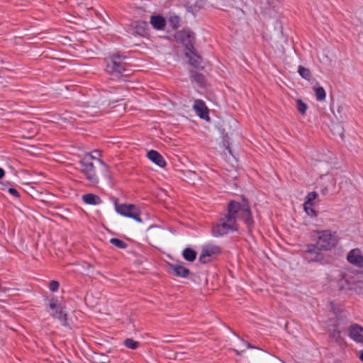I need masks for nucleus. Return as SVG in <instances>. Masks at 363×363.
Here are the masks:
<instances>
[{
    "mask_svg": "<svg viewBox=\"0 0 363 363\" xmlns=\"http://www.w3.org/2000/svg\"><path fill=\"white\" fill-rule=\"evenodd\" d=\"M237 218L242 219L250 229L253 225V218L250 206L245 201L242 203L231 201L228 205V213L222 216L213 225L212 233L216 237H221L230 231L238 230Z\"/></svg>",
    "mask_w": 363,
    "mask_h": 363,
    "instance_id": "obj_1",
    "label": "nucleus"
},
{
    "mask_svg": "<svg viewBox=\"0 0 363 363\" xmlns=\"http://www.w3.org/2000/svg\"><path fill=\"white\" fill-rule=\"evenodd\" d=\"M79 169L86 176V178L92 184L99 182V177H108V167L101 160L91 161V154H86L79 163Z\"/></svg>",
    "mask_w": 363,
    "mask_h": 363,
    "instance_id": "obj_2",
    "label": "nucleus"
},
{
    "mask_svg": "<svg viewBox=\"0 0 363 363\" xmlns=\"http://www.w3.org/2000/svg\"><path fill=\"white\" fill-rule=\"evenodd\" d=\"M126 57L125 56L114 54L106 59V72L114 78H120L121 75L127 76L128 74H124L128 71L125 62Z\"/></svg>",
    "mask_w": 363,
    "mask_h": 363,
    "instance_id": "obj_3",
    "label": "nucleus"
},
{
    "mask_svg": "<svg viewBox=\"0 0 363 363\" xmlns=\"http://www.w3.org/2000/svg\"><path fill=\"white\" fill-rule=\"evenodd\" d=\"M318 241L316 244L323 250H330L337 244L338 239L335 232L332 233L330 230H326L318 231Z\"/></svg>",
    "mask_w": 363,
    "mask_h": 363,
    "instance_id": "obj_4",
    "label": "nucleus"
},
{
    "mask_svg": "<svg viewBox=\"0 0 363 363\" xmlns=\"http://www.w3.org/2000/svg\"><path fill=\"white\" fill-rule=\"evenodd\" d=\"M116 211L121 216L133 218L140 223V211L138 207L133 204H120L116 201L114 203Z\"/></svg>",
    "mask_w": 363,
    "mask_h": 363,
    "instance_id": "obj_5",
    "label": "nucleus"
},
{
    "mask_svg": "<svg viewBox=\"0 0 363 363\" xmlns=\"http://www.w3.org/2000/svg\"><path fill=\"white\" fill-rule=\"evenodd\" d=\"M323 250L319 247L317 244H310L306 246V249L303 251L304 259L308 262H320L324 259Z\"/></svg>",
    "mask_w": 363,
    "mask_h": 363,
    "instance_id": "obj_6",
    "label": "nucleus"
},
{
    "mask_svg": "<svg viewBox=\"0 0 363 363\" xmlns=\"http://www.w3.org/2000/svg\"><path fill=\"white\" fill-rule=\"evenodd\" d=\"M177 42L182 43L186 50L191 52L195 41L194 33L189 30H180L175 34Z\"/></svg>",
    "mask_w": 363,
    "mask_h": 363,
    "instance_id": "obj_7",
    "label": "nucleus"
},
{
    "mask_svg": "<svg viewBox=\"0 0 363 363\" xmlns=\"http://www.w3.org/2000/svg\"><path fill=\"white\" fill-rule=\"evenodd\" d=\"M194 110L196 114L202 119L209 121L208 108L202 100L197 99L194 104Z\"/></svg>",
    "mask_w": 363,
    "mask_h": 363,
    "instance_id": "obj_8",
    "label": "nucleus"
},
{
    "mask_svg": "<svg viewBox=\"0 0 363 363\" xmlns=\"http://www.w3.org/2000/svg\"><path fill=\"white\" fill-rule=\"evenodd\" d=\"M348 262L359 267H363V256L359 249L352 250L347 255Z\"/></svg>",
    "mask_w": 363,
    "mask_h": 363,
    "instance_id": "obj_9",
    "label": "nucleus"
},
{
    "mask_svg": "<svg viewBox=\"0 0 363 363\" xmlns=\"http://www.w3.org/2000/svg\"><path fill=\"white\" fill-rule=\"evenodd\" d=\"M363 328L358 324H352L350 328L349 335L355 342L363 343Z\"/></svg>",
    "mask_w": 363,
    "mask_h": 363,
    "instance_id": "obj_10",
    "label": "nucleus"
},
{
    "mask_svg": "<svg viewBox=\"0 0 363 363\" xmlns=\"http://www.w3.org/2000/svg\"><path fill=\"white\" fill-rule=\"evenodd\" d=\"M169 269L177 277L186 278L190 273L189 269L179 264H169Z\"/></svg>",
    "mask_w": 363,
    "mask_h": 363,
    "instance_id": "obj_11",
    "label": "nucleus"
},
{
    "mask_svg": "<svg viewBox=\"0 0 363 363\" xmlns=\"http://www.w3.org/2000/svg\"><path fill=\"white\" fill-rule=\"evenodd\" d=\"M185 55L189 59V62L191 65H192L194 67L198 68V69L203 68V67L201 66V62H202V59H201V56H199V55L195 53L194 48L192 50L191 52H189L187 50L185 52Z\"/></svg>",
    "mask_w": 363,
    "mask_h": 363,
    "instance_id": "obj_12",
    "label": "nucleus"
},
{
    "mask_svg": "<svg viewBox=\"0 0 363 363\" xmlns=\"http://www.w3.org/2000/svg\"><path fill=\"white\" fill-rule=\"evenodd\" d=\"M147 157L149 160H150L160 167H164L166 165V162L164 161L163 157L155 150L149 151L147 152Z\"/></svg>",
    "mask_w": 363,
    "mask_h": 363,
    "instance_id": "obj_13",
    "label": "nucleus"
},
{
    "mask_svg": "<svg viewBox=\"0 0 363 363\" xmlns=\"http://www.w3.org/2000/svg\"><path fill=\"white\" fill-rule=\"evenodd\" d=\"M133 34L143 36L146 33L147 23L144 21H135L132 23Z\"/></svg>",
    "mask_w": 363,
    "mask_h": 363,
    "instance_id": "obj_14",
    "label": "nucleus"
},
{
    "mask_svg": "<svg viewBox=\"0 0 363 363\" xmlns=\"http://www.w3.org/2000/svg\"><path fill=\"white\" fill-rule=\"evenodd\" d=\"M150 23L157 30L163 29L166 25L165 19L161 16H152Z\"/></svg>",
    "mask_w": 363,
    "mask_h": 363,
    "instance_id": "obj_15",
    "label": "nucleus"
},
{
    "mask_svg": "<svg viewBox=\"0 0 363 363\" xmlns=\"http://www.w3.org/2000/svg\"><path fill=\"white\" fill-rule=\"evenodd\" d=\"M84 203L90 205L100 204L102 201L99 196L94 194H86L82 196Z\"/></svg>",
    "mask_w": 363,
    "mask_h": 363,
    "instance_id": "obj_16",
    "label": "nucleus"
},
{
    "mask_svg": "<svg viewBox=\"0 0 363 363\" xmlns=\"http://www.w3.org/2000/svg\"><path fill=\"white\" fill-rule=\"evenodd\" d=\"M196 252L190 247L185 248L182 252L184 259L189 262H194L196 258Z\"/></svg>",
    "mask_w": 363,
    "mask_h": 363,
    "instance_id": "obj_17",
    "label": "nucleus"
},
{
    "mask_svg": "<svg viewBox=\"0 0 363 363\" xmlns=\"http://www.w3.org/2000/svg\"><path fill=\"white\" fill-rule=\"evenodd\" d=\"M190 77L191 79H193L194 82H196L199 86H203L205 84V77L204 76L197 72L196 71L191 70L190 72Z\"/></svg>",
    "mask_w": 363,
    "mask_h": 363,
    "instance_id": "obj_18",
    "label": "nucleus"
},
{
    "mask_svg": "<svg viewBox=\"0 0 363 363\" xmlns=\"http://www.w3.org/2000/svg\"><path fill=\"white\" fill-rule=\"evenodd\" d=\"M298 72L306 80L309 81L311 78V72L310 69L301 65L298 67Z\"/></svg>",
    "mask_w": 363,
    "mask_h": 363,
    "instance_id": "obj_19",
    "label": "nucleus"
},
{
    "mask_svg": "<svg viewBox=\"0 0 363 363\" xmlns=\"http://www.w3.org/2000/svg\"><path fill=\"white\" fill-rule=\"evenodd\" d=\"M315 97L318 101H323L325 99L326 94L325 89L322 86L313 88Z\"/></svg>",
    "mask_w": 363,
    "mask_h": 363,
    "instance_id": "obj_20",
    "label": "nucleus"
},
{
    "mask_svg": "<svg viewBox=\"0 0 363 363\" xmlns=\"http://www.w3.org/2000/svg\"><path fill=\"white\" fill-rule=\"evenodd\" d=\"M204 252H207L209 257L220 253V250L218 246H207L203 248Z\"/></svg>",
    "mask_w": 363,
    "mask_h": 363,
    "instance_id": "obj_21",
    "label": "nucleus"
},
{
    "mask_svg": "<svg viewBox=\"0 0 363 363\" xmlns=\"http://www.w3.org/2000/svg\"><path fill=\"white\" fill-rule=\"evenodd\" d=\"M329 337L332 340L336 342H341L342 341V338L340 335V331L336 330L335 328L333 330V331L330 332Z\"/></svg>",
    "mask_w": 363,
    "mask_h": 363,
    "instance_id": "obj_22",
    "label": "nucleus"
},
{
    "mask_svg": "<svg viewBox=\"0 0 363 363\" xmlns=\"http://www.w3.org/2000/svg\"><path fill=\"white\" fill-rule=\"evenodd\" d=\"M110 242L120 249H125L128 247V244L126 242L118 238H111L110 240Z\"/></svg>",
    "mask_w": 363,
    "mask_h": 363,
    "instance_id": "obj_23",
    "label": "nucleus"
},
{
    "mask_svg": "<svg viewBox=\"0 0 363 363\" xmlns=\"http://www.w3.org/2000/svg\"><path fill=\"white\" fill-rule=\"evenodd\" d=\"M124 345L129 349L135 350L138 347L140 343L131 338H127L124 341Z\"/></svg>",
    "mask_w": 363,
    "mask_h": 363,
    "instance_id": "obj_24",
    "label": "nucleus"
},
{
    "mask_svg": "<svg viewBox=\"0 0 363 363\" xmlns=\"http://www.w3.org/2000/svg\"><path fill=\"white\" fill-rule=\"evenodd\" d=\"M296 108L301 115H305L308 106L301 99L296 100Z\"/></svg>",
    "mask_w": 363,
    "mask_h": 363,
    "instance_id": "obj_25",
    "label": "nucleus"
},
{
    "mask_svg": "<svg viewBox=\"0 0 363 363\" xmlns=\"http://www.w3.org/2000/svg\"><path fill=\"white\" fill-rule=\"evenodd\" d=\"M318 198V194L315 191L310 192L307 194L306 197V201L304 203H306V206L308 205L313 206L312 201Z\"/></svg>",
    "mask_w": 363,
    "mask_h": 363,
    "instance_id": "obj_26",
    "label": "nucleus"
},
{
    "mask_svg": "<svg viewBox=\"0 0 363 363\" xmlns=\"http://www.w3.org/2000/svg\"><path fill=\"white\" fill-rule=\"evenodd\" d=\"M55 318L59 319L64 322V325L67 324V314L63 313V311L60 309V311H56L55 313L52 315Z\"/></svg>",
    "mask_w": 363,
    "mask_h": 363,
    "instance_id": "obj_27",
    "label": "nucleus"
},
{
    "mask_svg": "<svg viewBox=\"0 0 363 363\" xmlns=\"http://www.w3.org/2000/svg\"><path fill=\"white\" fill-rule=\"evenodd\" d=\"M210 257H211L208 256V252H204V250H202L201 253L199 256V262L202 264L208 263L211 261Z\"/></svg>",
    "mask_w": 363,
    "mask_h": 363,
    "instance_id": "obj_28",
    "label": "nucleus"
},
{
    "mask_svg": "<svg viewBox=\"0 0 363 363\" xmlns=\"http://www.w3.org/2000/svg\"><path fill=\"white\" fill-rule=\"evenodd\" d=\"M303 208H304L305 211L306 212V213L308 216H316L315 211L312 208V206L308 205V206H306V203H304L303 204Z\"/></svg>",
    "mask_w": 363,
    "mask_h": 363,
    "instance_id": "obj_29",
    "label": "nucleus"
},
{
    "mask_svg": "<svg viewBox=\"0 0 363 363\" xmlns=\"http://www.w3.org/2000/svg\"><path fill=\"white\" fill-rule=\"evenodd\" d=\"M59 282L57 281H51L49 284L50 290L52 292H55L58 290L59 288Z\"/></svg>",
    "mask_w": 363,
    "mask_h": 363,
    "instance_id": "obj_30",
    "label": "nucleus"
},
{
    "mask_svg": "<svg viewBox=\"0 0 363 363\" xmlns=\"http://www.w3.org/2000/svg\"><path fill=\"white\" fill-rule=\"evenodd\" d=\"M179 18L177 16L171 17L170 22L174 28H177L179 25Z\"/></svg>",
    "mask_w": 363,
    "mask_h": 363,
    "instance_id": "obj_31",
    "label": "nucleus"
},
{
    "mask_svg": "<svg viewBox=\"0 0 363 363\" xmlns=\"http://www.w3.org/2000/svg\"><path fill=\"white\" fill-rule=\"evenodd\" d=\"M9 192L11 195H13V196H16V197H18V196H19V193H18V191H17L16 189H14V188H10V189H9Z\"/></svg>",
    "mask_w": 363,
    "mask_h": 363,
    "instance_id": "obj_32",
    "label": "nucleus"
},
{
    "mask_svg": "<svg viewBox=\"0 0 363 363\" xmlns=\"http://www.w3.org/2000/svg\"><path fill=\"white\" fill-rule=\"evenodd\" d=\"M50 307L51 309H56V311H58V307L57 306V304L55 302L50 303Z\"/></svg>",
    "mask_w": 363,
    "mask_h": 363,
    "instance_id": "obj_33",
    "label": "nucleus"
},
{
    "mask_svg": "<svg viewBox=\"0 0 363 363\" xmlns=\"http://www.w3.org/2000/svg\"><path fill=\"white\" fill-rule=\"evenodd\" d=\"M245 345H246V347L247 348H255L254 346L251 345L249 342H244Z\"/></svg>",
    "mask_w": 363,
    "mask_h": 363,
    "instance_id": "obj_34",
    "label": "nucleus"
},
{
    "mask_svg": "<svg viewBox=\"0 0 363 363\" xmlns=\"http://www.w3.org/2000/svg\"><path fill=\"white\" fill-rule=\"evenodd\" d=\"M5 174L4 170L0 168V179H1Z\"/></svg>",
    "mask_w": 363,
    "mask_h": 363,
    "instance_id": "obj_35",
    "label": "nucleus"
},
{
    "mask_svg": "<svg viewBox=\"0 0 363 363\" xmlns=\"http://www.w3.org/2000/svg\"><path fill=\"white\" fill-rule=\"evenodd\" d=\"M359 359L362 362H363V350H361L360 351V354H359Z\"/></svg>",
    "mask_w": 363,
    "mask_h": 363,
    "instance_id": "obj_36",
    "label": "nucleus"
},
{
    "mask_svg": "<svg viewBox=\"0 0 363 363\" xmlns=\"http://www.w3.org/2000/svg\"><path fill=\"white\" fill-rule=\"evenodd\" d=\"M322 193H323V194H326L328 193V188H327V187H325V188H324L323 189H322Z\"/></svg>",
    "mask_w": 363,
    "mask_h": 363,
    "instance_id": "obj_37",
    "label": "nucleus"
},
{
    "mask_svg": "<svg viewBox=\"0 0 363 363\" xmlns=\"http://www.w3.org/2000/svg\"><path fill=\"white\" fill-rule=\"evenodd\" d=\"M224 146L225 147V149H226V150H228V151L229 152V153H230V154H231V150H230V149L229 146H228V145L227 146V145H225V144H224Z\"/></svg>",
    "mask_w": 363,
    "mask_h": 363,
    "instance_id": "obj_38",
    "label": "nucleus"
},
{
    "mask_svg": "<svg viewBox=\"0 0 363 363\" xmlns=\"http://www.w3.org/2000/svg\"><path fill=\"white\" fill-rule=\"evenodd\" d=\"M95 160H99V159L91 155V161L95 162Z\"/></svg>",
    "mask_w": 363,
    "mask_h": 363,
    "instance_id": "obj_39",
    "label": "nucleus"
},
{
    "mask_svg": "<svg viewBox=\"0 0 363 363\" xmlns=\"http://www.w3.org/2000/svg\"><path fill=\"white\" fill-rule=\"evenodd\" d=\"M78 4H82L85 0H76Z\"/></svg>",
    "mask_w": 363,
    "mask_h": 363,
    "instance_id": "obj_40",
    "label": "nucleus"
},
{
    "mask_svg": "<svg viewBox=\"0 0 363 363\" xmlns=\"http://www.w3.org/2000/svg\"><path fill=\"white\" fill-rule=\"evenodd\" d=\"M235 352H236L237 354H240V352H239L238 350H235Z\"/></svg>",
    "mask_w": 363,
    "mask_h": 363,
    "instance_id": "obj_41",
    "label": "nucleus"
},
{
    "mask_svg": "<svg viewBox=\"0 0 363 363\" xmlns=\"http://www.w3.org/2000/svg\"><path fill=\"white\" fill-rule=\"evenodd\" d=\"M121 100H122V99H117L116 100V101H121Z\"/></svg>",
    "mask_w": 363,
    "mask_h": 363,
    "instance_id": "obj_42",
    "label": "nucleus"
}]
</instances>
